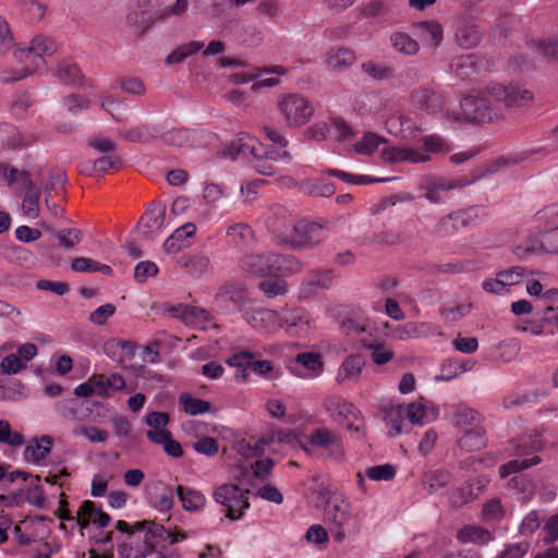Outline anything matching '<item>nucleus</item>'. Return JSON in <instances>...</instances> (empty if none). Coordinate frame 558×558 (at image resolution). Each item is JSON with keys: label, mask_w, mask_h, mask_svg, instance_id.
Wrapping results in <instances>:
<instances>
[{"label": "nucleus", "mask_w": 558, "mask_h": 558, "mask_svg": "<svg viewBox=\"0 0 558 558\" xmlns=\"http://www.w3.org/2000/svg\"><path fill=\"white\" fill-rule=\"evenodd\" d=\"M52 440L49 436H43L40 439H34L24 449V460L27 463L38 464L51 451Z\"/></svg>", "instance_id": "nucleus-33"}, {"label": "nucleus", "mask_w": 558, "mask_h": 558, "mask_svg": "<svg viewBox=\"0 0 558 558\" xmlns=\"http://www.w3.org/2000/svg\"><path fill=\"white\" fill-rule=\"evenodd\" d=\"M56 238L58 239L60 246L69 250L81 243L83 233L80 229L68 228L59 230L56 233Z\"/></svg>", "instance_id": "nucleus-57"}, {"label": "nucleus", "mask_w": 558, "mask_h": 558, "mask_svg": "<svg viewBox=\"0 0 558 558\" xmlns=\"http://www.w3.org/2000/svg\"><path fill=\"white\" fill-rule=\"evenodd\" d=\"M116 529L125 534V539L118 545V554L120 558H140L141 551L138 542L134 541L135 532L146 531L145 541L148 539V534L159 537L162 542L174 544L179 542L177 535L171 531L166 530L162 525H157L149 521L136 522L130 526L128 522L119 520Z\"/></svg>", "instance_id": "nucleus-3"}, {"label": "nucleus", "mask_w": 558, "mask_h": 558, "mask_svg": "<svg viewBox=\"0 0 558 558\" xmlns=\"http://www.w3.org/2000/svg\"><path fill=\"white\" fill-rule=\"evenodd\" d=\"M340 330L348 337L357 338L360 342L365 333H372L371 324L366 318H345L341 322Z\"/></svg>", "instance_id": "nucleus-42"}, {"label": "nucleus", "mask_w": 558, "mask_h": 558, "mask_svg": "<svg viewBox=\"0 0 558 558\" xmlns=\"http://www.w3.org/2000/svg\"><path fill=\"white\" fill-rule=\"evenodd\" d=\"M472 310V303L464 301L458 304H447L441 308V315L450 322H457L466 316Z\"/></svg>", "instance_id": "nucleus-56"}, {"label": "nucleus", "mask_w": 558, "mask_h": 558, "mask_svg": "<svg viewBox=\"0 0 558 558\" xmlns=\"http://www.w3.org/2000/svg\"><path fill=\"white\" fill-rule=\"evenodd\" d=\"M332 227L330 221L301 219L292 226L281 244L292 250H312L328 238Z\"/></svg>", "instance_id": "nucleus-4"}, {"label": "nucleus", "mask_w": 558, "mask_h": 558, "mask_svg": "<svg viewBox=\"0 0 558 558\" xmlns=\"http://www.w3.org/2000/svg\"><path fill=\"white\" fill-rule=\"evenodd\" d=\"M452 480L449 471L436 469L426 472L423 475V485L427 488L428 494H436L439 489L447 487Z\"/></svg>", "instance_id": "nucleus-39"}, {"label": "nucleus", "mask_w": 558, "mask_h": 558, "mask_svg": "<svg viewBox=\"0 0 558 558\" xmlns=\"http://www.w3.org/2000/svg\"><path fill=\"white\" fill-rule=\"evenodd\" d=\"M165 220L166 205L162 203H153L142 216L137 225V230L145 238H154L163 230L166 226Z\"/></svg>", "instance_id": "nucleus-16"}, {"label": "nucleus", "mask_w": 558, "mask_h": 558, "mask_svg": "<svg viewBox=\"0 0 558 558\" xmlns=\"http://www.w3.org/2000/svg\"><path fill=\"white\" fill-rule=\"evenodd\" d=\"M411 104L427 114L444 116L445 101L440 94L426 87H421L411 93Z\"/></svg>", "instance_id": "nucleus-17"}, {"label": "nucleus", "mask_w": 558, "mask_h": 558, "mask_svg": "<svg viewBox=\"0 0 558 558\" xmlns=\"http://www.w3.org/2000/svg\"><path fill=\"white\" fill-rule=\"evenodd\" d=\"M39 198L40 192H26L24 195L22 209L31 219H36L40 215Z\"/></svg>", "instance_id": "nucleus-60"}, {"label": "nucleus", "mask_w": 558, "mask_h": 558, "mask_svg": "<svg viewBox=\"0 0 558 558\" xmlns=\"http://www.w3.org/2000/svg\"><path fill=\"white\" fill-rule=\"evenodd\" d=\"M275 277H287L302 271L303 263L290 254L274 253Z\"/></svg>", "instance_id": "nucleus-36"}, {"label": "nucleus", "mask_w": 558, "mask_h": 558, "mask_svg": "<svg viewBox=\"0 0 558 558\" xmlns=\"http://www.w3.org/2000/svg\"><path fill=\"white\" fill-rule=\"evenodd\" d=\"M459 445L466 451H478L486 447V429L484 426L462 433Z\"/></svg>", "instance_id": "nucleus-41"}, {"label": "nucleus", "mask_w": 558, "mask_h": 558, "mask_svg": "<svg viewBox=\"0 0 558 558\" xmlns=\"http://www.w3.org/2000/svg\"><path fill=\"white\" fill-rule=\"evenodd\" d=\"M278 110L288 126L299 128L310 121L314 114L312 102L300 94H287L279 98Z\"/></svg>", "instance_id": "nucleus-6"}, {"label": "nucleus", "mask_w": 558, "mask_h": 558, "mask_svg": "<svg viewBox=\"0 0 558 558\" xmlns=\"http://www.w3.org/2000/svg\"><path fill=\"white\" fill-rule=\"evenodd\" d=\"M203 131L187 130V129H173L166 133L165 140L167 143L174 146H194L196 138Z\"/></svg>", "instance_id": "nucleus-43"}, {"label": "nucleus", "mask_w": 558, "mask_h": 558, "mask_svg": "<svg viewBox=\"0 0 558 558\" xmlns=\"http://www.w3.org/2000/svg\"><path fill=\"white\" fill-rule=\"evenodd\" d=\"M541 462V458L538 456H532L531 458L525 459H514L511 460L499 468V475L501 478H506L513 473H518L522 470L529 469L533 465H536Z\"/></svg>", "instance_id": "nucleus-49"}, {"label": "nucleus", "mask_w": 558, "mask_h": 558, "mask_svg": "<svg viewBox=\"0 0 558 558\" xmlns=\"http://www.w3.org/2000/svg\"><path fill=\"white\" fill-rule=\"evenodd\" d=\"M544 442L541 434L523 435L515 441V453L518 456H536L541 451Z\"/></svg>", "instance_id": "nucleus-44"}, {"label": "nucleus", "mask_w": 558, "mask_h": 558, "mask_svg": "<svg viewBox=\"0 0 558 558\" xmlns=\"http://www.w3.org/2000/svg\"><path fill=\"white\" fill-rule=\"evenodd\" d=\"M381 143H384V138L381 136L368 132L355 144V150L359 154L371 155Z\"/></svg>", "instance_id": "nucleus-58"}, {"label": "nucleus", "mask_w": 558, "mask_h": 558, "mask_svg": "<svg viewBox=\"0 0 558 558\" xmlns=\"http://www.w3.org/2000/svg\"><path fill=\"white\" fill-rule=\"evenodd\" d=\"M513 254L521 260L529 259L535 255H545L544 239L538 233H530L514 247Z\"/></svg>", "instance_id": "nucleus-27"}, {"label": "nucleus", "mask_w": 558, "mask_h": 558, "mask_svg": "<svg viewBox=\"0 0 558 558\" xmlns=\"http://www.w3.org/2000/svg\"><path fill=\"white\" fill-rule=\"evenodd\" d=\"M386 130L404 140L413 138L421 131L417 122L408 113L395 112L386 120Z\"/></svg>", "instance_id": "nucleus-19"}, {"label": "nucleus", "mask_w": 558, "mask_h": 558, "mask_svg": "<svg viewBox=\"0 0 558 558\" xmlns=\"http://www.w3.org/2000/svg\"><path fill=\"white\" fill-rule=\"evenodd\" d=\"M416 35L430 47H438L444 38L442 26L434 20L422 21L414 25Z\"/></svg>", "instance_id": "nucleus-31"}, {"label": "nucleus", "mask_w": 558, "mask_h": 558, "mask_svg": "<svg viewBox=\"0 0 558 558\" xmlns=\"http://www.w3.org/2000/svg\"><path fill=\"white\" fill-rule=\"evenodd\" d=\"M328 489L318 493V499L326 504L324 521L328 525L329 533L337 543H342L347 535L356 534L359 529L350 511V504L344 499L330 502Z\"/></svg>", "instance_id": "nucleus-1"}, {"label": "nucleus", "mask_w": 558, "mask_h": 558, "mask_svg": "<svg viewBox=\"0 0 558 558\" xmlns=\"http://www.w3.org/2000/svg\"><path fill=\"white\" fill-rule=\"evenodd\" d=\"M440 333L439 327L432 323L408 322L393 327L389 333L392 339L407 341Z\"/></svg>", "instance_id": "nucleus-18"}, {"label": "nucleus", "mask_w": 558, "mask_h": 558, "mask_svg": "<svg viewBox=\"0 0 558 558\" xmlns=\"http://www.w3.org/2000/svg\"><path fill=\"white\" fill-rule=\"evenodd\" d=\"M487 92L495 101L502 102L506 107L525 106L533 99V94L518 83H496L490 85Z\"/></svg>", "instance_id": "nucleus-9"}, {"label": "nucleus", "mask_w": 558, "mask_h": 558, "mask_svg": "<svg viewBox=\"0 0 558 558\" xmlns=\"http://www.w3.org/2000/svg\"><path fill=\"white\" fill-rule=\"evenodd\" d=\"M243 318L255 330L272 333L280 328L279 312L264 308L255 303H250L243 308Z\"/></svg>", "instance_id": "nucleus-8"}, {"label": "nucleus", "mask_w": 558, "mask_h": 558, "mask_svg": "<svg viewBox=\"0 0 558 558\" xmlns=\"http://www.w3.org/2000/svg\"><path fill=\"white\" fill-rule=\"evenodd\" d=\"M326 61L333 71L343 72L356 61V56L349 48H331L327 51Z\"/></svg>", "instance_id": "nucleus-32"}, {"label": "nucleus", "mask_w": 558, "mask_h": 558, "mask_svg": "<svg viewBox=\"0 0 558 558\" xmlns=\"http://www.w3.org/2000/svg\"><path fill=\"white\" fill-rule=\"evenodd\" d=\"M457 538L461 543H474L478 545H486L493 541L490 531L482 525L469 524L463 526L457 534Z\"/></svg>", "instance_id": "nucleus-35"}, {"label": "nucleus", "mask_w": 558, "mask_h": 558, "mask_svg": "<svg viewBox=\"0 0 558 558\" xmlns=\"http://www.w3.org/2000/svg\"><path fill=\"white\" fill-rule=\"evenodd\" d=\"M361 347L372 350L371 359L376 365H385L392 360L395 353L385 344L361 338Z\"/></svg>", "instance_id": "nucleus-46"}, {"label": "nucleus", "mask_w": 558, "mask_h": 558, "mask_svg": "<svg viewBox=\"0 0 558 558\" xmlns=\"http://www.w3.org/2000/svg\"><path fill=\"white\" fill-rule=\"evenodd\" d=\"M473 367V363L470 361L459 362L453 360L446 361L441 366L440 375L437 376L438 379L449 381L456 378L458 375L470 371Z\"/></svg>", "instance_id": "nucleus-52"}, {"label": "nucleus", "mask_w": 558, "mask_h": 558, "mask_svg": "<svg viewBox=\"0 0 558 558\" xmlns=\"http://www.w3.org/2000/svg\"><path fill=\"white\" fill-rule=\"evenodd\" d=\"M386 424L389 426V436L396 437L402 433H407V426L404 424L407 418V412H404L403 404L391 407L387 410L385 415Z\"/></svg>", "instance_id": "nucleus-40"}, {"label": "nucleus", "mask_w": 558, "mask_h": 558, "mask_svg": "<svg viewBox=\"0 0 558 558\" xmlns=\"http://www.w3.org/2000/svg\"><path fill=\"white\" fill-rule=\"evenodd\" d=\"M258 288L268 298L284 295L289 291L287 282L280 279L262 281Z\"/></svg>", "instance_id": "nucleus-63"}, {"label": "nucleus", "mask_w": 558, "mask_h": 558, "mask_svg": "<svg viewBox=\"0 0 558 558\" xmlns=\"http://www.w3.org/2000/svg\"><path fill=\"white\" fill-rule=\"evenodd\" d=\"M263 73L284 75L287 70L281 65L269 68H257L252 73H235L233 74V82L235 84H246L258 78Z\"/></svg>", "instance_id": "nucleus-53"}, {"label": "nucleus", "mask_w": 558, "mask_h": 558, "mask_svg": "<svg viewBox=\"0 0 558 558\" xmlns=\"http://www.w3.org/2000/svg\"><path fill=\"white\" fill-rule=\"evenodd\" d=\"M295 222L292 211L286 206L277 204L269 208L266 225L278 242H283Z\"/></svg>", "instance_id": "nucleus-15"}, {"label": "nucleus", "mask_w": 558, "mask_h": 558, "mask_svg": "<svg viewBox=\"0 0 558 558\" xmlns=\"http://www.w3.org/2000/svg\"><path fill=\"white\" fill-rule=\"evenodd\" d=\"M423 153L437 154L450 150L449 143L439 134H429L422 138Z\"/></svg>", "instance_id": "nucleus-55"}, {"label": "nucleus", "mask_w": 558, "mask_h": 558, "mask_svg": "<svg viewBox=\"0 0 558 558\" xmlns=\"http://www.w3.org/2000/svg\"><path fill=\"white\" fill-rule=\"evenodd\" d=\"M392 47L400 53L414 56L418 51V44L409 34L397 32L390 36Z\"/></svg>", "instance_id": "nucleus-48"}, {"label": "nucleus", "mask_w": 558, "mask_h": 558, "mask_svg": "<svg viewBox=\"0 0 558 558\" xmlns=\"http://www.w3.org/2000/svg\"><path fill=\"white\" fill-rule=\"evenodd\" d=\"M248 489L236 484H222L214 493V500L225 508V517L231 521L242 519L250 508Z\"/></svg>", "instance_id": "nucleus-5"}, {"label": "nucleus", "mask_w": 558, "mask_h": 558, "mask_svg": "<svg viewBox=\"0 0 558 558\" xmlns=\"http://www.w3.org/2000/svg\"><path fill=\"white\" fill-rule=\"evenodd\" d=\"M506 517L500 498L494 497L487 500L481 511V519L485 523H499Z\"/></svg>", "instance_id": "nucleus-45"}, {"label": "nucleus", "mask_w": 558, "mask_h": 558, "mask_svg": "<svg viewBox=\"0 0 558 558\" xmlns=\"http://www.w3.org/2000/svg\"><path fill=\"white\" fill-rule=\"evenodd\" d=\"M361 69L374 80L380 81L392 75V69L384 63L367 61L362 63Z\"/></svg>", "instance_id": "nucleus-59"}, {"label": "nucleus", "mask_w": 558, "mask_h": 558, "mask_svg": "<svg viewBox=\"0 0 558 558\" xmlns=\"http://www.w3.org/2000/svg\"><path fill=\"white\" fill-rule=\"evenodd\" d=\"M404 412H407V418L412 425H424L434 421L438 413L433 408H427L421 402H412L403 404Z\"/></svg>", "instance_id": "nucleus-34"}, {"label": "nucleus", "mask_w": 558, "mask_h": 558, "mask_svg": "<svg viewBox=\"0 0 558 558\" xmlns=\"http://www.w3.org/2000/svg\"><path fill=\"white\" fill-rule=\"evenodd\" d=\"M280 328L292 336H299L301 332L307 330L308 317L301 308L283 310L279 312Z\"/></svg>", "instance_id": "nucleus-24"}, {"label": "nucleus", "mask_w": 558, "mask_h": 558, "mask_svg": "<svg viewBox=\"0 0 558 558\" xmlns=\"http://www.w3.org/2000/svg\"><path fill=\"white\" fill-rule=\"evenodd\" d=\"M289 368L293 375L303 379H311L323 373L324 363L319 353L302 352L294 356Z\"/></svg>", "instance_id": "nucleus-14"}, {"label": "nucleus", "mask_w": 558, "mask_h": 558, "mask_svg": "<svg viewBox=\"0 0 558 558\" xmlns=\"http://www.w3.org/2000/svg\"><path fill=\"white\" fill-rule=\"evenodd\" d=\"M533 225L539 234L558 230V204H549L533 216Z\"/></svg>", "instance_id": "nucleus-29"}, {"label": "nucleus", "mask_w": 558, "mask_h": 558, "mask_svg": "<svg viewBox=\"0 0 558 558\" xmlns=\"http://www.w3.org/2000/svg\"><path fill=\"white\" fill-rule=\"evenodd\" d=\"M384 157L390 162L424 163L430 160L427 154L409 147L388 148L384 151Z\"/></svg>", "instance_id": "nucleus-26"}, {"label": "nucleus", "mask_w": 558, "mask_h": 558, "mask_svg": "<svg viewBox=\"0 0 558 558\" xmlns=\"http://www.w3.org/2000/svg\"><path fill=\"white\" fill-rule=\"evenodd\" d=\"M454 39L461 48L470 49L481 41L482 32L473 22L461 20L457 25Z\"/></svg>", "instance_id": "nucleus-25"}, {"label": "nucleus", "mask_w": 558, "mask_h": 558, "mask_svg": "<svg viewBox=\"0 0 558 558\" xmlns=\"http://www.w3.org/2000/svg\"><path fill=\"white\" fill-rule=\"evenodd\" d=\"M271 257H274V253L270 252L250 254L240 260V267L242 270L258 277L275 276V265Z\"/></svg>", "instance_id": "nucleus-20"}, {"label": "nucleus", "mask_w": 558, "mask_h": 558, "mask_svg": "<svg viewBox=\"0 0 558 558\" xmlns=\"http://www.w3.org/2000/svg\"><path fill=\"white\" fill-rule=\"evenodd\" d=\"M204 47L202 41H190L177 47L166 59L167 64L181 63L184 59L195 54Z\"/></svg>", "instance_id": "nucleus-50"}, {"label": "nucleus", "mask_w": 558, "mask_h": 558, "mask_svg": "<svg viewBox=\"0 0 558 558\" xmlns=\"http://www.w3.org/2000/svg\"><path fill=\"white\" fill-rule=\"evenodd\" d=\"M179 403L182 405L185 413L190 415H199L208 412L211 408L209 401L194 398L190 395H182L179 398Z\"/></svg>", "instance_id": "nucleus-51"}, {"label": "nucleus", "mask_w": 558, "mask_h": 558, "mask_svg": "<svg viewBox=\"0 0 558 558\" xmlns=\"http://www.w3.org/2000/svg\"><path fill=\"white\" fill-rule=\"evenodd\" d=\"M328 411L340 425L350 432H359L363 423L360 411L351 402L335 398L328 404Z\"/></svg>", "instance_id": "nucleus-12"}, {"label": "nucleus", "mask_w": 558, "mask_h": 558, "mask_svg": "<svg viewBox=\"0 0 558 558\" xmlns=\"http://www.w3.org/2000/svg\"><path fill=\"white\" fill-rule=\"evenodd\" d=\"M490 478L486 475L471 477L463 486L451 489L448 493L449 504L454 508H461L484 493Z\"/></svg>", "instance_id": "nucleus-10"}, {"label": "nucleus", "mask_w": 558, "mask_h": 558, "mask_svg": "<svg viewBox=\"0 0 558 558\" xmlns=\"http://www.w3.org/2000/svg\"><path fill=\"white\" fill-rule=\"evenodd\" d=\"M177 496L182 507L187 512H196L206 506L205 495L192 487L178 485L175 488Z\"/></svg>", "instance_id": "nucleus-30"}, {"label": "nucleus", "mask_w": 558, "mask_h": 558, "mask_svg": "<svg viewBox=\"0 0 558 558\" xmlns=\"http://www.w3.org/2000/svg\"><path fill=\"white\" fill-rule=\"evenodd\" d=\"M311 445L326 451L328 460L339 462L344 457L341 437L327 428H316L310 435Z\"/></svg>", "instance_id": "nucleus-13"}, {"label": "nucleus", "mask_w": 558, "mask_h": 558, "mask_svg": "<svg viewBox=\"0 0 558 558\" xmlns=\"http://www.w3.org/2000/svg\"><path fill=\"white\" fill-rule=\"evenodd\" d=\"M227 236L229 243L240 250L250 247L254 242V232L246 223H236L231 226L227 230Z\"/></svg>", "instance_id": "nucleus-37"}, {"label": "nucleus", "mask_w": 558, "mask_h": 558, "mask_svg": "<svg viewBox=\"0 0 558 558\" xmlns=\"http://www.w3.org/2000/svg\"><path fill=\"white\" fill-rule=\"evenodd\" d=\"M483 423V414L464 404L458 405L451 415V424L460 433L475 429V427H482Z\"/></svg>", "instance_id": "nucleus-22"}, {"label": "nucleus", "mask_w": 558, "mask_h": 558, "mask_svg": "<svg viewBox=\"0 0 558 558\" xmlns=\"http://www.w3.org/2000/svg\"><path fill=\"white\" fill-rule=\"evenodd\" d=\"M475 57L473 54L461 56L452 60L451 69H453L458 76L466 77L475 72Z\"/></svg>", "instance_id": "nucleus-61"}, {"label": "nucleus", "mask_w": 558, "mask_h": 558, "mask_svg": "<svg viewBox=\"0 0 558 558\" xmlns=\"http://www.w3.org/2000/svg\"><path fill=\"white\" fill-rule=\"evenodd\" d=\"M460 107L465 119L477 122H492L500 116L488 99L476 95L464 97L460 101Z\"/></svg>", "instance_id": "nucleus-11"}, {"label": "nucleus", "mask_w": 558, "mask_h": 558, "mask_svg": "<svg viewBox=\"0 0 558 558\" xmlns=\"http://www.w3.org/2000/svg\"><path fill=\"white\" fill-rule=\"evenodd\" d=\"M96 509H97L96 505L93 501L85 500L84 502H82L80 509L77 510L76 518H75L77 521V524L82 529H85L90 523H93V520L95 519L96 513H97Z\"/></svg>", "instance_id": "nucleus-64"}, {"label": "nucleus", "mask_w": 558, "mask_h": 558, "mask_svg": "<svg viewBox=\"0 0 558 558\" xmlns=\"http://www.w3.org/2000/svg\"><path fill=\"white\" fill-rule=\"evenodd\" d=\"M215 302L226 308H229V303H231L242 314L243 308L247 307L250 303H255L247 298L246 290L239 286H228L221 289L216 294Z\"/></svg>", "instance_id": "nucleus-23"}, {"label": "nucleus", "mask_w": 558, "mask_h": 558, "mask_svg": "<svg viewBox=\"0 0 558 558\" xmlns=\"http://www.w3.org/2000/svg\"><path fill=\"white\" fill-rule=\"evenodd\" d=\"M365 359L357 353L348 355L339 365L336 381L339 385L355 384L360 380Z\"/></svg>", "instance_id": "nucleus-21"}, {"label": "nucleus", "mask_w": 558, "mask_h": 558, "mask_svg": "<svg viewBox=\"0 0 558 558\" xmlns=\"http://www.w3.org/2000/svg\"><path fill=\"white\" fill-rule=\"evenodd\" d=\"M366 475L372 481H391L396 476V469L390 463L371 466L366 470Z\"/></svg>", "instance_id": "nucleus-62"}, {"label": "nucleus", "mask_w": 558, "mask_h": 558, "mask_svg": "<svg viewBox=\"0 0 558 558\" xmlns=\"http://www.w3.org/2000/svg\"><path fill=\"white\" fill-rule=\"evenodd\" d=\"M332 283V272L330 270H315L310 277L301 283V295L307 296L316 288L329 289Z\"/></svg>", "instance_id": "nucleus-38"}, {"label": "nucleus", "mask_w": 558, "mask_h": 558, "mask_svg": "<svg viewBox=\"0 0 558 558\" xmlns=\"http://www.w3.org/2000/svg\"><path fill=\"white\" fill-rule=\"evenodd\" d=\"M482 220L481 209L478 207H470L452 211L441 217L432 230V234L436 238L452 236L462 228L476 225Z\"/></svg>", "instance_id": "nucleus-7"}, {"label": "nucleus", "mask_w": 558, "mask_h": 558, "mask_svg": "<svg viewBox=\"0 0 558 558\" xmlns=\"http://www.w3.org/2000/svg\"><path fill=\"white\" fill-rule=\"evenodd\" d=\"M56 51L57 45L52 39L44 35L35 36L29 47L14 51V57L22 64V68L16 72V75L5 76L3 81L10 83L27 77L46 64L45 56H51Z\"/></svg>", "instance_id": "nucleus-2"}, {"label": "nucleus", "mask_w": 558, "mask_h": 558, "mask_svg": "<svg viewBox=\"0 0 558 558\" xmlns=\"http://www.w3.org/2000/svg\"><path fill=\"white\" fill-rule=\"evenodd\" d=\"M232 150H236V155H251L252 158L250 162L253 168L264 175H271L276 172V168L271 161L265 158L262 154H259L260 148H256V146H250L248 144H240L239 147L233 146Z\"/></svg>", "instance_id": "nucleus-28"}, {"label": "nucleus", "mask_w": 558, "mask_h": 558, "mask_svg": "<svg viewBox=\"0 0 558 558\" xmlns=\"http://www.w3.org/2000/svg\"><path fill=\"white\" fill-rule=\"evenodd\" d=\"M56 76L59 81L68 85H78L83 78L78 66L69 60L59 63Z\"/></svg>", "instance_id": "nucleus-47"}, {"label": "nucleus", "mask_w": 558, "mask_h": 558, "mask_svg": "<svg viewBox=\"0 0 558 558\" xmlns=\"http://www.w3.org/2000/svg\"><path fill=\"white\" fill-rule=\"evenodd\" d=\"M25 438L20 432L13 430L5 420H0V444L11 447H21L24 445Z\"/></svg>", "instance_id": "nucleus-54"}]
</instances>
